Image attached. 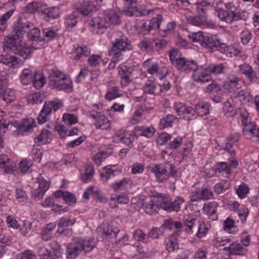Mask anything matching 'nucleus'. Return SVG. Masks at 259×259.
<instances>
[{
  "label": "nucleus",
  "mask_w": 259,
  "mask_h": 259,
  "mask_svg": "<svg viewBox=\"0 0 259 259\" xmlns=\"http://www.w3.org/2000/svg\"><path fill=\"white\" fill-rule=\"evenodd\" d=\"M52 134L47 130L44 129L40 134L34 138L35 143H42V144H46L50 143L51 141Z\"/></svg>",
  "instance_id": "27"
},
{
  "label": "nucleus",
  "mask_w": 259,
  "mask_h": 259,
  "mask_svg": "<svg viewBox=\"0 0 259 259\" xmlns=\"http://www.w3.org/2000/svg\"><path fill=\"white\" fill-rule=\"evenodd\" d=\"M49 79L51 81V84L58 81V80L66 79V75L58 70L53 69L49 75Z\"/></svg>",
  "instance_id": "41"
},
{
  "label": "nucleus",
  "mask_w": 259,
  "mask_h": 259,
  "mask_svg": "<svg viewBox=\"0 0 259 259\" xmlns=\"http://www.w3.org/2000/svg\"><path fill=\"white\" fill-rule=\"evenodd\" d=\"M32 119H25L21 122L14 121V126L16 127L14 134L17 136L24 135L25 133L29 132L34 125Z\"/></svg>",
  "instance_id": "6"
},
{
  "label": "nucleus",
  "mask_w": 259,
  "mask_h": 259,
  "mask_svg": "<svg viewBox=\"0 0 259 259\" xmlns=\"http://www.w3.org/2000/svg\"><path fill=\"white\" fill-rule=\"evenodd\" d=\"M31 82L35 89H40L46 83L45 77L42 73L35 72Z\"/></svg>",
  "instance_id": "28"
},
{
  "label": "nucleus",
  "mask_w": 259,
  "mask_h": 259,
  "mask_svg": "<svg viewBox=\"0 0 259 259\" xmlns=\"http://www.w3.org/2000/svg\"><path fill=\"white\" fill-rule=\"evenodd\" d=\"M94 175V169L92 166H88L85 168L84 174L81 176V180L84 182L87 183L93 179Z\"/></svg>",
  "instance_id": "48"
},
{
  "label": "nucleus",
  "mask_w": 259,
  "mask_h": 259,
  "mask_svg": "<svg viewBox=\"0 0 259 259\" xmlns=\"http://www.w3.org/2000/svg\"><path fill=\"white\" fill-rule=\"evenodd\" d=\"M178 247V244L177 243V239L172 237H170L166 245V249L168 252H172Z\"/></svg>",
  "instance_id": "59"
},
{
  "label": "nucleus",
  "mask_w": 259,
  "mask_h": 259,
  "mask_svg": "<svg viewBox=\"0 0 259 259\" xmlns=\"http://www.w3.org/2000/svg\"><path fill=\"white\" fill-rule=\"evenodd\" d=\"M127 5L130 6L127 7L126 11V14L129 16H135L137 17L145 16L149 15L150 13V10L149 11H139L137 7V0H126Z\"/></svg>",
  "instance_id": "13"
},
{
  "label": "nucleus",
  "mask_w": 259,
  "mask_h": 259,
  "mask_svg": "<svg viewBox=\"0 0 259 259\" xmlns=\"http://www.w3.org/2000/svg\"><path fill=\"white\" fill-rule=\"evenodd\" d=\"M167 44V41L164 39L154 40L152 41V51H159L164 49Z\"/></svg>",
  "instance_id": "45"
},
{
  "label": "nucleus",
  "mask_w": 259,
  "mask_h": 259,
  "mask_svg": "<svg viewBox=\"0 0 259 259\" xmlns=\"http://www.w3.org/2000/svg\"><path fill=\"white\" fill-rule=\"evenodd\" d=\"M60 9L58 7H53L45 9L42 10V13L46 16L45 17L48 20L50 19H55L59 16Z\"/></svg>",
  "instance_id": "30"
},
{
  "label": "nucleus",
  "mask_w": 259,
  "mask_h": 259,
  "mask_svg": "<svg viewBox=\"0 0 259 259\" xmlns=\"http://www.w3.org/2000/svg\"><path fill=\"white\" fill-rule=\"evenodd\" d=\"M0 98L7 103H11L15 99L14 91L7 89L3 94L0 95Z\"/></svg>",
  "instance_id": "47"
},
{
  "label": "nucleus",
  "mask_w": 259,
  "mask_h": 259,
  "mask_svg": "<svg viewBox=\"0 0 259 259\" xmlns=\"http://www.w3.org/2000/svg\"><path fill=\"white\" fill-rule=\"evenodd\" d=\"M174 109L179 116L183 115L193 114V108L191 107H186L181 103H176L174 105Z\"/></svg>",
  "instance_id": "24"
},
{
  "label": "nucleus",
  "mask_w": 259,
  "mask_h": 259,
  "mask_svg": "<svg viewBox=\"0 0 259 259\" xmlns=\"http://www.w3.org/2000/svg\"><path fill=\"white\" fill-rule=\"evenodd\" d=\"M225 249L229 251L231 255H244L247 252V249L243 247L239 243H232Z\"/></svg>",
  "instance_id": "23"
},
{
  "label": "nucleus",
  "mask_w": 259,
  "mask_h": 259,
  "mask_svg": "<svg viewBox=\"0 0 259 259\" xmlns=\"http://www.w3.org/2000/svg\"><path fill=\"white\" fill-rule=\"evenodd\" d=\"M51 249H49L45 259H58L61 255V248L58 243L53 241L50 244Z\"/></svg>",
  "instance_id": "19"
},
{
  "label": "nucleus",
  "mask_w": 259,
  "mask_h": 259,
  "mask_svg": "<svg viewBox=\"0 0 259 259\" xmlns=\"http://www.w3.org/2000/svg\"><path fill=\"white\" fill-rule=\"evenodd\" d=\"M63 200L66 204L70 205H74L76 201L74 195L68 191H65Z\"/></svg>",
  "instance_id": "61"
},
{
  "label": "nucleus",
  "mask_w": 259,
  "mask_h": 259,
  "mask_svg": "<svg viewBox=\"0 0 259 259\" xmlns=\"http://www.w3.org/2000/svg\"><path fill=\"white\" fill-rule=\"evenodd\" d=\"M249 192V188L248 186L243 184L242 185H240L239 187L236 189V193L240 198H244L247 194Z\"/></svg>",
  "instance_id": "62"
},
{
  "label": "nucleus",
  "mask_w": 259,
  "mask_h": 259,
  "mask_svg": "<svg viewBox=\"0 0 259 259\" xmlns=\"http://www.w3.org/2000/svg\"><path fill=\"white\" fill-rule=\"evenodd\" d=\"M188 22L196 26H201L204 24L206 21V17L204 15H198L196 16H189L187 17Z\"/></svg>",
  "instance_id": "34"
},
{
  "label": "nucleus",
  "mask_w": 259,
  "mask_h": 259,
  "mask_svg": "<svg viewBox=\"0 0 259 259\" xmlns=\"http://www.w3.org/2000/svg\"><path fill=\"white\" fill-rule=\"evenodd\" d=\"M210 105L208 102H200L196 104L195 105L193 114H191V116L188 115L187 116L184 115L183 118L190 120L191 117L195 116V113H196L198 115L203 116L209 114Z\"/></svg>",
  "instance_id": "10"
},
{
  "label": "nucleus",
  "mask_w": 259,
  "mask_h": 259,
  "mask_svg": "<svg viewBox=\"0 0 259 259\" xmlns=\"http://www.w3.org/2000/svg\"><path fill=\"white\" fill-rule=\"evenodd\" d=\"M113 47L114 49H117L122 51L132 49L131 41L125 36H122L120 38L116 39L113 44Z\"/></svg>",
  "instance_id": "18"
},
{
  "label": "nucleus",
  "mask_w": 259,
  "mask_h": 259,
  "mask_svg": "<svg viewBox=\"0 0 259 259\" xmlns=\"http://www.w3.org/2000/svg\"><path fill=\"white\" fill-rule=\"evenodd\" d=\"M37 256L33 251L25 250L21 254L17 255V259H37Z\"/></svg>",
  "instance_id": "51"
},
{
  "label": "nucleus",
  "mask_w": 259,
  "mask_h": 259,
  "mask_svg": "<svg viewBox=\"0 0 259 259\" xmlns=\"http://www.w3.org/2000/svg\"><path fill=\"white\" fill-rule=\"evenodd\" d=\"M226 7L229 10L226 11L220 9L218 11V16L219 19L227 23H231L233 21H238L240 19V16L233 10V9H235V7L232 3L226 4Z\"/></svg>",
  "instance_id": "5"
},
{
  "label": "nucleus",
  "mask_w": 259,
  "mask_h": 259,
  "mask_svg": "<svg viewBox=\"0 0 259 259\" xmlns=\"http://www.w3.org/2000/svg\"><path fill=\"white\" fill-rule=\"evenodd\" d=\"M62 106V102L58 99L52 101L45 102L43 108L37 117L38 123L42 124L46 122L47 116L51 113L52 110L56 111Z\"/></svg>",
  "instance_id": "4"
},
{
  "label": "nucleus",
  "mask_w": 259,
  "mask_h": 259,
  "mask_svg": "<svg viewBox=\"0 0 259 259\" xmlns=\"http://www.w3.org/2000/svg\"><path fill=\"white\" fill-rule=\"evenodd\" d=\"M90 116L95 120L97 128L106 130L110 127V122L106 117L100 112L93 110L90 113Z\"/></svg>",
  "instance_id": "8"
},
{
  "label": "nucleus",
  "mask_w": 259,
  "mask_h": 259,
  "mask_svg": "<svg viewBox=\"0 0 259 259\" xmlns=\"http://www.w3.org/2000/svg\"><path fill=\"white\" fill-rule=\"evenodd\" d=\"M63 120L66 124L71 125L77 122V117L73 114L65 113L63 115Z\"/></svg>",
  "instance_id": "56"
},
{
  "label": "nucleus",
  "mask_w": 259,
  "mask_h": 259,
  "mask_svg": "<svg viewBox=\"0 0 259 259\" xmlns=\"http://www.w3.org/2000/svg\"><path fill=\"white\" fill-rule=\"evenodd\" d=\"M94 9L93 4L91 1H84L79 6L76 8L77 11L84 16H88Z\"/></svg>",
  "instance_id": "26"
},
{
  "label": "nucleus",
  "mask_w": 259,
  "mask_h": 259,
  "mask_svg": "<svg viewBox=\"0 0 259 259\" xmlns=\"http://www.w3.org/2000/svg\"><path fill=\"white\" fill-rule=\"evenodd\" d=\"M133 236L134 239L138 241L144 243H147L148 242L147 234L144 233L140 229L135 230L133 233Z\"/></svg>",
  "instance_id": "43"
},
{
  "label": "nucleus",
  "mask_w": 259,
  "mask_h": 259,
  "mask_svg": "<svg viewBox=\"0 0 259 259\" xmlns=\"http://www.w3.org/2000/svg\"><path fill=\"white\" fill-rule=\"evenodd\" d=\"M100 229L102 230V235L106 237L116 238L119 230L117 228H113L112 226L107 224H103Z\"/></svg>",
  "instance_id": "21"
},
{
  "label": "nucleus",
  "mask_w": 259,
  "mask_h": 259,
  "mask_svg": "<svg viewBox=\"0 0 259 259\" xmlns=\"http://www.w3.org/2000/svg\"><path fill=\"white\" fill-rule=\"evenodd\" d=\"M32 164L33 162L31 160L23 159L19 163V166L21 172H26Z\"/></svg>",
  "instance_id": "63"
},
{
  "label": "nucleus",
  "mask_w": 259,
  "mask_h": 259,
  "mask_svg": "<svg viewBox=\"0 0 259 259\" xmlns=\"http://www.w3.org/2000/svg\"><path fill=\"white\" fill-rule=\"evenodd\" d=\"M74 242L77 243L78 245L81 248L82 251L84 250L85 252H89L96 247L98 240L94 237H92L88 240L77 237L74 238Z\"/></svg>",
  "instance_id": "12"
},
{
  "label": "nucleus",
  "mask_w": 259,
  "mask_h": 259,
  "mask_svg": "<svg viewBox=\"0 0 259 259\" xmlns=\"http://www.w3.org/2000/svg\"><path fill=\"white\" fill-rule=\"evenodd\" d=\"M121 51L122 50H119L117 49H114L113 47L109 51V55L112 57L113 67H114L115 64L121 59Z\"/></svg>",
  "instance_id": "50"
},
{
  "label": "nucleus",
  "mask_w": 259,
  "mask_h": 259,
  "mask_svg": "<svg viewBox=\"0 0 259 259\" xmlns=\"http://www.w3.org/2000/svg\"><path fill=\"white\" fill-rule=\"evenodd\" d=\"M163 227H153L148 232L147 235L149 238L153 239H159L163 235Z\"/></svg>",
  "instance_id": "44"
},
{
  "label": "nucleus",
  "mask_w": 259,
  "mask_h": 259,
  "mask_svg": "<svg viewBox=\"0 0 259 259\" xmlns=\"http://www.w3.org/2000/svg\"><path fill=\"white\" fill-rule=\"evenodd\" d=\"M196 221V219L192 215H187L184 217L183 222L187 233H193V228L195 226Z\"/></svg>",
  "instance_id": "32"
},
{
  "label": "nucleus",
  "mask_w": 259,
  "mask_h": 259,
  "mask_svg": "<svg viewBox=\"0 0 259 259\" xmlns=\"http://www.w3.org/2000/svg\"><path fill=\"white\" fill-rule=\"evenodd\" d=\"M30 24L27 21L23 22L20 18L18 19L14 28L15 34L5 38V52L7 53L9 50L11 53L18 54L24 59L30 56L35 49L32 46H28L21 39L23 34L27 32Z\"/></svg>",
  "instance_id": "1"
},
{
  "label": "nucleus",
  "mask_w": 259,
  "mask_h": 259,
  "mask_svg": "<svg viewBox=\"0 0 259 259\" xmlns=\"http://www.w3.org/2000/svg\"><path fill=\"white\" fill-rule=\"evenodd\" d=\"M40 33L39 30L37 28L34 27L28 31L27 36L29 40L32 41L39 40L41 41L42 39L40 37Z\"/></svg>",
  "instance_id": "52"
},
{
  "label": "nucleus",
  "mask_w": 259,
  "mask_h": 259,
  "mask_svg": "<svg viewBox=\"0 0 259 259\" xmlns=\"http://www.w3.org/2000/svg\"><path fill=\"white\" fill-rule=\"evenodd\" d=\"M234 98H238L239 100L244 103L248 102L251 99V97L247 91L244 90H241L234 93Z\"/></svg>",
  "instance_id": "40"
},
{
  "label": "nucleus",
  "mask_w": 259,
  "mask_h": 259,
  "mask_svg": "<svg viewBox=\"0 0 259 259\" xmlns=\"http://www.w3.org/2000/svg\"><path fill=\"white\" fill-rule=\"evenodd\" d=\"M195 68L194 69H191L193 71L192 77L196 82H207L210 79V76L208 74V72L205 71V67L203 66H198L195 62Z\"/></svg>",
  "instance_id": "9"
},
{
  "label": "nucleus",
  "mask_w": 259,
  "mask_h": 259,
  "mask_svg": "<svg viewBox=\"0 0 259 259\" xmlns=\"http://www.w3.org/2000/svg\"><path fill=\"white\" fill-rule=\"evenodd\" d=\"M90 24L93 27H96V28L98 29L96 32V33H102L103 32L102 29L107 28L105 21L101 19L99 17L93 18Z\"/></svg>",
  "instance_id": "31"
},
{
  "label": "nucleus",
  "mask_w": 259,
  "mask_h": 259,
  "mask_svg": "<svg viewBox=\"0 0 259 259\" xmlns=\"http://www.w3.org/2000/svg\"><path fill=\"white\" fill-rule=\"evenodd\" d=\"M87 190L91 195L95 196L96 198L100 199L101 202H105L106 201V198L102 197V194L98 188L94 186H91Z\"/></svg>",
  "instance_id": "53"
},
{
  "label": "nucleus",
  "mask_w": 259,
  "mask_h": 259,
  "mask_svg": "<svg viewBox=\"0 0 259 259\" xmlns=\"http://www.w3.org/2000/svg\"><path fill=\"white\" fill-rule=\"evenodd\" d=\"M226 66L223 64H211L208 67H205V71L215 75H217L224 72Z\"/></svg>",
  "instance_id": "35"
},
{
  "label": "nucleus",
  "mask_w": 259,
  "mask_h": 259,
  "mask_svg": "<svg viewBox=\"0 0 259 259\" xmlns=\"http://www.w3.org/2000/svg\"><path fill=\"white\" fill-rule=\"evenodd\" d=\"M208 229V225L204 223H200L196 234V236L199 238L204 237L207 234Z\"/></svg>",
  "instance_id": "55"
},
{
  "label": "nucleus",
  "mask_w": 259,
  "mask_h": 259,
  "mask_svg": "<svg viewBox=\"0 0 259 259\" xmlns=\"http://www.w3.org/2000/svg\"><path fill=\"white\" fill-rule=\"evenodd\" d=\"M169 56L172 65H175V63H176L182 58L181 53L176 49H172L169 51Z\"/></svg>",
  "instance_id": "54"
},
{
  "label": "nucleus",
  "mask_w": 259,
  "mask_h": 259,
  "mask_svg": "<svg viewBox=\"0 0 259 259\" xmlns=\"http://www.w3.org/2000/svg\"><path fill=\"white\" fill-rule=\"evenodd\" d=\"M240 81H237L234 83L231 84H224V88L225 89L227 90L229 92L234 94L236 91H238L241 87V84L239 83Z\"/></svg>",
  "instance_id": "58"
},
{
  "label": "nucleus",
  "mask_w": 259,
  "mask_h": 259,
  "mask_svg": "<svg viewBox=\"0 0 259 259\" xmlns=\"http://www.w3.org/2000/svg\"><path fill=\"white\" fill-rule=\"evenodd\" d=\"M132 181L130 178H125L121 181L116 182L111 186L112 188L114 191H117L124 189L127 185H132Z\"/></svg>",
  "instance_id": "37"
},
{
  "label": "nucleus",
  "mask_w": 259,
  "mask_h": 259,
  "mask_svg": "<svg viewBox=\"0 0 259 259\" xmlns=\"http://www.w3.org/2000/svg\"><path fill=\"white\" fill-rule=\"evenodd\" d=\"M56 227L55 223H50L44 228L41 233V238L45 241L49 240L52 237V232Z\"/></svg>",
  "instance_id": "36"
},
{
  "label": "nucleus",
  "mask_w": 259,
  "mask_h": 259,
  "mask_svg": "<svg viewBox=\"0 0 259 259\" xmlns=\"http://www.w3.org/2000/svg\"><path fill=\"white\" fill-rule=\"evenodd\" d=\"M51 85L53 89L58 90L72 89L73 88L72 81L70 80H67L66 78L58 80V81L51 84Z\"/></svg>",
  "instance_id": "25"
},
{
  "label": "nucleus",
  "mask_w": 259,
  "mask_h": 259,
  "mask_svg": "<svg viewBox=\"0 0 259 259\" xmlns=\"http://www.w3.org/2000/svg\"><path fill=\"white\" fill-rule=\"evenodd\" d=\"M177 119L175 115L168 114L160 120L159 126L161 128L170 127L172 125V122Z\"/></svg>",
  "instance_id": "39"
},
{
  "label": "nucleus",
  "mask_w": 259,
  "mask_h": 259,
  "mask_svg": "<svg viewBox=\"0 0 259 259\" xmlns=\"http://www.w3.org/2000/svg\"><path fill=\"white\" fill-rule=\"evenodd\" d=\"M224 111L225 115L228 117H232L235 115L236 112L231 103L226 101L224 103Z\"/></svg>",
  "instance_id": "57"
},
{
  "label": "nucleus",
  "mask_w": 259,
  "mask_h": 259,
  "mask_svg": "<svg viewBox=\"0 0 259 259\" xmlns=\"http://www.w3.org/2000/svg\"><path fill=\"white\" fill-rule=\"evenodd\" d=\"M44 99V96L43 94H41L40 93H36L32 94L30 97V102L33 104H39L42 102Z\"/></svg>",
  "instance_id": "64"
},
{
  "label": "nucleus",
  "mask_w": 259,
  "mask_h": 259,
  "mask_svg": "<svg viewBox=\"0 0 259 259\" xmlns=\"http://www.w3.org/2000/svg\"><path fill=\"white\" fill-rule=\"evenodd\" d=\"M156 178L159 182H163L168 177H173L177 179V169L176 166L169 161H166L164 163L156 164L152 169Z\"/></svg>",
  "instance_id": "2"
},
{
  "label": "nucleus",
  "mask_w": 259,
  "mask_h": 259,
  "mask_svg": "<svg viewBox=\"0 0 259 259\" xmlns=\"http://www.w3.org/2000/svg\"><path fill=\"white\" fill-rule=\"evenodd\" d=\"M72 53L75 54L74 59L79 60L83 56H88L90 54V51L87 46H81L75 48Z\"/></svg>",
  "instance_id": "33"
},
{
  "label": "nucleus",
  "mask_w": 259,
  "mask_h": 259,
  "mask_svg": "<svg viewBox=\"0 0 259 259\" xmlns=\"http://www.w3.org/2000/svg\"><path fill=\"white\" fill-rule=\"evenodd\" d=\"M155 202L158 208L160 207L168 211H178L180 209V205L184 202V200L182 198L178 197L174 201H171L169 196L161 195L155 197Z\"/></svg>",
  "instance_id": "3"
},
{
  "label": "nucleus",
  "mask_w": 259,
  "mask_h": 259,
  "mask_svg": "<svg viewBox=\"0 0 259 259\" xmlns=\"http://www.w3.org/2000/svg\"><path fill=\"white\" fill-rule=\"evenodd\" d=\"M157 208H158V207L155 202V197L145 203V210L146 213L152 214L157 211Z\"/></svg>",
  "instance_id": "49"
},
{
  "label": "nucleus",
  "mask_w": 259,
  "mask_h": 259,
  "mask_svg": "<svg viewBox=\"0 0 259 259\" xmlns=\"http://www.w3.org/2000/svg\"><path fill=\"white\" fill-rule=\"evenodd\" d=\"M217 207V203L214 202H209L207 204H205L203 206V211L208 216L209 219L212 221L218 219Z\"/></svg>",
  "instance_id": "20"
},
{
  "label": "nucleus",
  "mask_w": 259,
  "mask_h": 259,
  "mask_svg": "<svg viewBox=\"0 0 259 259\" xmlns=\"http://www.w3.org/2000/svg\"><path fill=\"white\" fill-rule=\"evenodd\" d=\"M178 70L189 72L191 69H194L195 68V62L194 61H189L185 58H181L179 61L174 65Z\"/></svg>",
  "instance_id": "17"
},
{
  "label": "nucleus",
  "mask_w": 259,
  "mask_h": 259,
  "mask_svg": "<svg viewBox=\"0 0 259 259\" xmlns=\"http://www.w3.org/2000/svg\"><path fill=\"white\" fill-rule=\"evenodd\" d=\"M81 251V248L78 245L77 243L74 242V239L72 241V245L68 246L67 248V258L74 259Z\"/></svg>",
  "instance_id": "22"
},
{
  "label": "nucleus",
  "mask_w": 259,
  "mask_h": 259,
  "mask_svg": "<svg viewBox=\"0 0 259 259\" xmlns=\"http://www.w3.org/2000/svg\"><path fill=\"white\" fill-rule=\"evenodd\" d=\"M16 163L6 155H0V168L4 170L5 173H11L15 170Z\"/></svg>",
  "instance_id": "15"
},
{
  "label": "nucleus",
  "mask_w": 259,
  "mask_h": 259,
  "mask_svg": "<svg viewBox=\"0 0 259 259\" xmlns=\"http://www.w3.org/2000/svg\"><path fill=\"white\" fill-rule=\"evenodd\" d=\"M33 72L29 68L24 69L20 76L21 82L25 85L30 84L32 81Z\"/></svg>",
  "instance_id": "29"
},
{
  "label": "nucleus",
  "mask_w": 259,
  "mask_h": 259,
  "mask_svg": "<svg viewBox=\"0 0 259 259\" xmlns=\"http://www.w3.org/2000/svg\"><path fill=\"white\" fill-rule=\"evenodd\" d=\"M4 54L0 56V63L9 65L12 68H17L19 66L18 59L13 56L9 54L11 51L8 50L7 53L4 51V45H3Z\"/></svg>",
  "instance_id": "16"
},
{
  "label": "nucleus",
  "mask_w": 259,
  "mask_h": 259,
  "mask_svg": "<svg viewBox=\"0 0 259 259\" xmlns=\"http://www.w3.org/2000/svg\"><path fill=\"white\" fill-rule=\"evenodd\" d=\"M189 38L193 42H198L202 47L208 48L209 44L208 42L209 40H211L212 37L207 35H204L203 32L198 31L197 32H193L189 35Z\"/></svg>",
  "instance_id": "14"
},
{
  "label": "nucleus",
  "mask_w": 259,
  "mask_h": 259,
  "mask_svg": "<svg viewBox=\"0 0 259 259\" xmlns=\"http://www.w3.org/2000/svg\"><path fill=\"white\" fill-rule=\"evenodd\" d=\"M121 173V170L116 167L115 165H107L103 168L100 176L104 182H107L111 178Z\"/></svg>",
  "instance_id": "11"
},
{
  "label": "nucleus",
  "mask_w": 259,
  "mask_h": 259,
  "mask_svg": "<svg viewBox=\"0 0 259 259\" xmlns=\"http://www.w3.org/2000/svg\"><path fill=\"white\" fill-rule=\"evenodd\" d=\"M109 156V154L106 152L101 151L97 153L93 157V160L98 165H100L103 160L105 159Z\"/></svg>",
  "instance_id": "60"
},
{
  "label": "nucleus",
  "mask_w": 259,
  "mask_h": 259,
  "mask_svg": "<svg viewBox=\"0 0 259 259\" xmlns=\"http://www.w3.org/2000/svg\"><path fill=\"white\" fill-rule=\"evenodd\" d=\"M36 180L37 183L39 184V188L45 191H47L49 189L51 183L49 179H45L41 174H40Z\"/></svg>",
  "instance_id": "46"
},
{
  "label": "nucleus",
  "mask_w": 259,
  "mask_h": 259,
  "mask_svg": "<svg viewBox=\"0 0 259 259\" xmlns=\"http://www.w3.org/2000/svg\"><path fill=\"white\" fill-rule=\"evenodd\" d=\"M210 41V42H208L209 46L208 49L210 50L211 52L218 50L224 54H231L232 53L231 51L233 48L231 46H229L226 43L221 42L219 39L214 40L212 37Z\"/></svg>",
  "instance_id": "7"
},
{
  "label": "nucleus",
  "mask_w": 259,
  "mask_h": 259,
  "mask_svg": "<svg viewBox=\"0 0 259 259\" xmlns=\"http://www.w3.org/2000/svg\"><path fill=\"white\" fill-rule=\"evenodd\" d=\"M75 222V219L74 218L71 219H65V218H62L60 219L59 223H58V227L59 230L58 231L60 232L61 234H62L64 232V230L60 231V229H63L64 228H66L72 226Z\"/></svg>",
  "instance_id": "42"
},
{
  "label": "nucleus",
  "mask_w": 259,
  "mask_h": 259,
  "mask_svg": "<svg viewBox=\"0 0 259 259\" xmlns=\"http://www.w3.org/2000/svg\"><path fill=\"white\" fill-rule=\"evenodd\" d=\"M117 137L121 142L128 146L132 144L133 141L134 140V136L126 132H123L122 133H119Z\"/></svg>",
  "instance_id": "38"
}]
</instances>
